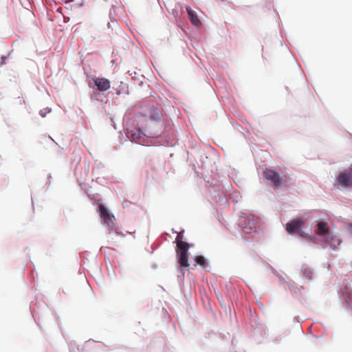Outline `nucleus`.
<instances>
[{
    "label": "nucleus",
    "mask_w": 352,
    "mask_h": 352,
    "mask_svg": "<svg viewBox=\"0 0 352 352\" xmlns=\"http://www.w3.org/2000/svg\"><path fill=\"white\" fill-rule=\"evenodd\" d=\"M92 80L98 91H104L110 88L111 82L107 78L94 76L92 78Z\"/></svg>",
    "instance_id": "nucleus-6"
},
{
    "label": "nucleus",
    "mask_w": 352,
    "mask_h": 352,
    "mask_svg": "<svg viewBox=\"0 0 352 352\" xmlns=\"http://www.w3.org/2000/svg\"><path fill=\"white\" fill-rule=\"evenodd\" d=\"M99 211L100 217L104 219L105 223L109 224L110 222H112L111 218L113 217V216L110 215L108 210L105 208L104 206H99Z\"/></svg>",
    "instance_id": "nucleus-9"
},
{
    "label": "nucleus",
    "mask_w": 352,
    "mask_h": 352,
    "mask_svg": "<svg viewBox=\"0 0 352 352\" xmlns=\"http://www.w3.org/2000/svg\"><path fill=\"white\" fill-rule=\"evenodd\" d=\"M316 234L318 236H322L324 241L329 244L333 248H335L340 243V241L337 236L329 232V227L327 222L320 221L317 224Z\"/></svg>",
    "instance_id": "nucleus-2"
},
{
    "label": "nucleus",
    "mask_w": 352,
    "mask_h": 352,
    "mask_svg": "<svg viewBox=\"0 0 352 352\" xmlns=\"http://www.w3.org/2000/svg\"><path fill=\"white\" fill-rule=\"evenodd\" d=\"M179 238H180V234H178L177 236V261L180 265L181 272L183 274V276H184V270L188 269L190 266L188 263V249L190 245L179 240Z\"/></svg>",
    "instance_id": "nucleus-1"
},
{
    "label": "nucleus",
    "mask_w": 352,
    "mask_h": 352,
    "mask_svg": "<svg viewBox=\"0 0 352 352\" xmlns=\"http://www.w3.org/2000/svg\"><path fill=\"white\" fill-rule=\"evenodd\" d=\"M263 177L265 179L271 182L275 189L280 188L283 184H287L289 180V177L287 175H280L278 172L270 168L263 171Z\"/></svg>",
    "instance_id": "nucleus-3"
},
{
    "label": "nucleus",
    "mask_w": 352,
    "mask_h": 352,
    "mask_svg": "<svg viewBox=\"0 0 352 352\" xmlns=\"http://www.w3.org/2000/svg\"><path fill=\"white\" fill-rule=\"evenodd\" d=\"M336 181L339 186L343 188L352 187V164L338 175Z\"/></svg>",
    "instance_id": "nucleus-4"
},
{
    "label": "nucleus",
    "mask_w": 352,
    "mask_h": 352,
    "mask_svg": "<svg viewBox=\"0 0 352 352\" xmlns=\"http://www.w3.org/2000/svg\"><path fill=\"white\" fill-rule=\"evenodd\" d=\"M51 112V109L50 108H45L40 111V115L41 117L45 118L46 115Z\"/></svg>",
    "instance_id": "nucleus-12"
},
{
    "label": "nucleus",
    "mask_w": 352,
    "mask_h": 352,
    "mask_svg": "<svg viewBox=\"0 0 352 352\" xmlns=\"http://www.w3.org/2000/svg\"><path fill=\"white\" fill-rule=\"evenodd\" d=\"M186 11L188 12L190 22L195 26L199 27L201 25V22L199 19L195 12L190 7H186Z\"/></svg>",
    "instance_id": "nucleus-8"
},
{
    "label": "nucleus",
    "mask_w": 352,
    "mask_h": 352,
    "mask_svg": "<svg viewBox=\"0 0 352 352\" xmlns=\"http://www.w3.org/2000/svg\"><path fill=\"white\" fill-rule=\"evenodd\" d=\"M195 261L196 264L205 267L206 265V258L203 256H197L195 257Z\"/></svg>",
    "instance_id": "nucleus-10"
},
{
    "label": "nucleus",
    "mask_w": 352,
    "mask_h": 352,
    "mask_svg": "<svg viewBox=\"0 0 352 352\" xmlns=\"http://www.w3.org/2000/svg\"><path fill=\"white\" fill-rule=\"evenodd\" d=\"M302 275L303 276L307 279V280H311L312 278V271L309 269V268H307V267H305L302 270Z\"/></svg>",
    "instance_id": "nucleus-11"
},
{
    "label": "nucleus",
    "mask_w": 352,
    "mask_h": 352,
    "mask_svg": "<svg viewBox=\"0 0 352 352\" xmlns=\"http://www.w3.org/2000/svg\"><path fill=\"white\" fill-rule=\"evenodd\" d=\"M145 135L140 129H134L131 131V141L138 144H142L144 140Z\"/></svg>",
    "instance_id": "nucleus-7"
},
{
    "label": "nucleus",
    "mask_w": 352,
    "mask_h": 352,
    "mask_svg": "<svg viewBox=\"0 0 352 352\" xmlns=\"http://www.w3.org/2000/svg\"><path fill=\"white\" fill-rule=\"evenodd\" d=\"M305 223V219L301 218L293 219L286 224V230L290 234L298 233Z\"/></svg>",
    "instance_id": "nucleus-5"
}]
</instances>
